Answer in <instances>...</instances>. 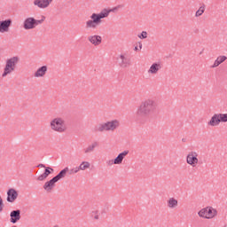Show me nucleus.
<instances>
[{
  "instance_id": "33",
  "label": "nucleus",
  "mask_w": 227,
  "mask_h": 227,
  "mask_svg": "<svg viewBox=\"0 0 227 227\" xmlns=\"http://www.w3.org/2000/svg\"><path fill=\"white\" fill-rule=\"evenodd\" d=\"M138 49L139 51H141V49H143V43L141 42H138Z\"/></svg>"
},
{
  "instance_id": "25",
  "label": "nucleus",
  "mask_w": 227,
  "mask_h": 227,
  "mask_svg": "<svg viewBox=\"0 0 227 227\" xmlns=\"http://www.w3.org/2000/svg\"><path fill=\"white\" fill-rule=\"evenodd\" d=\"M96 146H98V145L97 144V142L93 143V144H90V145H88L84 150V153L86 155H88V153H91L93 152H95V147Z\"/></svg>"
},
{
  "instance_id": "28",
  "label": "nucleus",
  "mask_w": 227,
  "mask_h": 227,
  "mask_svg": "<svg viewBox=\"0 0 227 227\" xmlns=\"http://www.w3.org/2000/svg\"><path fill=\"white\" fill-rule=\"evenodd\" d=\"M68 171H69V175H77V173H79L81 169L79 168V166H78L69 169Z\"/></svg>"
},
{
  "instance_id": "2",
  "label": "nucleus",
  "mask_w": 227,
  "mask_h": 227,
  "mask_svg": "<svg viewBox=\"0 0 227 227\" xmlns=\"http://www.w3.org/2000/svg\"><path fill=\"white\" fill-rule=\"evenodd\" d=\"M124 8L123 4H119L110 10L105 9L101 11L99 13L94 12L90 16V20L85 21L86 29H90V31H95V29H98L100 26H102V19H106L109 17V13H116L119 10Z\"/></svg>"
},
{
  "instance_id": "26",
  "label": "nucleus",
  "mask_w": 227,
  "mask_h": 227,
  "mask_svg": "<svg viewBox=\"0 0 227 227\" xmlns=\"http://www.w3.org/2000/svg\"><path fill=\"white\" fill-rule=\"evenodd\" d=\"M220 123H227V114L219 113L216 114Z\"/></svg>"
},
{
  "instance_id": "21",
  "label": "nucleus",
  "mask_w": 227,
  "mask_h": 227,
  "mask_svg": "<svg viewBox=\"0 0 227 227\" xmlns=\"http://www.w3.org/2000/svg\"><path fill=\"white\" fill-rule=\"evenodd\" d=\"M129 155V151H123L122 153H119L118 156L114 160L115 165H120L123 162V159Z\"/></svg>"
},
{
  "instance_id": "27",
  "label": "nucleus",
  "mask_w": 227,
  "mask_h": 227,
  "mask_svg": "<svg viewBox=\"0 0 227 227\" xmlns=\"http://www.w3.org/2000/svg\"><path fill=\"white\" fill-rule=\"evenodd\" d=\"M205 13V5H202L199 8V10L195 12V17H201Z\"/></svg>"
},
{
  "instance_id": "20",
  "label": "nucleus",
  "mask_w": 227,
  "mask_h": 227,
  "mask_svg": "<svg viewBox=\"0 0 227 227\" xmlns=\"http://www.w3.org/2000/svg\"><path fill=\"white\" fill-rule=\"evenodd\" d=\"M51 171H54V169L52 168H50V167H47L44 170V173L40 175L38 177H37V181L38 182H43V180H46V178L49 176V175H51Z\"/></svg>"
},
{
  "instance_id": "11",
  "label": "nucleus",
  "mask_w": 227,
  "mask_h": 227,
  "mask_svg": "<svg viewBox=\"0 0 227 227\" xmlns=\"http://www.w3.org/2000/svg\"><path fill=\"white\" fill-rule=\"evenodd\" d=\"M162 70V64L160 62H153L148 68V75H158L159 72Z\"/></svg>"
},
{
  "instance_id": "30",
  "label": "nucleus",
  "mask_w": 227,
  "mask_h": 227,
  "mask_svg": "<svg viewBox=\"0 0 227 227\" xmlns=\"http://www.w3.org/2000/svg\"><path fill=\"white\" fill-rule=\"evenodd\" d=\"M92 215H94V219H95L96 221H98V219H100V215H98V210L93 211V212H92Z\"/></svg>"
},
{
  "instance_id": "10",
  "label": "nucleus",
  "mask_w": 227,
  "mask_h": 227,
  "mask_svg": "<svg viewBox=\"0 0 227 227\" xmlns=\"http://www.w3.org/2000/svg\"><path fill=\"white\" fill-rule=\"evenodd\" d=\"M54 3V0H34L33 4L39 10H47Z\"/></svg>"
},
{
  "instance_id": "6",
  "label": "nucleus",
  "mask_w": 227,
  "mask_h": 227,
  "mask_svg": "<svg viewBox=\"0 0 227 227\" xmlns=\"http://www.w3.org/2000/svg\"><path fill=\"white\" fill-rule=\"evenodd\" d=\"M198 215L202 219H214L217 215V210L212 207H203L198 212Z\"/></svg>"
},
{
  "instance_id": "17",
  "label": "nucleus",
  "mask_w": 227,
  "mask_h": 227,
  "mask_svg": "<svg viewBox=\"0 0 227 227\" xmlns=\"http://www.w3.org/2000/svg\"><path fill=\"white\" fill-rule=\"evenodd\" d=\"M10 223H12V224H15L16 223H19V221H20V210L17 209V210H13L10 213Z\"/></svg>"
},
{
  "instance_id": "22",
  "label": "nucleus",
  "mask_w": 227,
  "mask_h": 227,
  "mask_svg": "<svg viewBox=\"0 0 227 227\" xmlns=\"http://www.w3.org/2000/svg\"><path fill=\"white\" fill-rule=\"evenodd\" d=\"M227 57L225 55H220L216 58L214 64L211 66V68H217L219 65H222V63H224L226 61Z\"/></svg>"
},
{
  "instance_id": "31",
  "label": "nucleus",
  "mask_w": 227,
  "mask_h": 227,
  "mask_svg": "<svg viewBox=\"0 0 227 227\" xmlns=\"http://www.w3.org/2000/svg\"><path fill=\"white\" fill-rule=\"evenodd\" d=\"M4 208V203L3 202V198L0 195V214L3 212V209Z\"/></svg>"
},
{
  "instance_id": "4",
  "label": "nucleus",
  "mask_w": 227,
  "mask_h": 227,
  "mask_svg": "<svg viewBox=\"0 0 227 227\" xmlns=\"http://www.w3.org/2000/svg\"><path fill=\"white\" fill-rule=\"evenodd\" d=\"M121 126V122L118 119H114L107 121L106 122L100 123L98 128V132H116L119 127Z\"/></svg>"
},
{
  "instance_id": "1",
  "label": "nucleus",
  "mask_w": 227,
  "mask_h": 227,
  "mask_svg": "<svg viewBox=\"0 0 227 227\" xmlns=\"http://www.w3.org/2000/svg\"><path fill=\"white\" fill-rule=\"evenodd\" d=\"M159 112V105L153 98H146L140 102L136 110V116L140 123H148Z\"/></svg>"
},
{
  "instance_id": "14",
  "label": "nucleus",
  "mask_w": 227,
  "mask_h": 227,
  "mask_svg": "<svg viewBox=\"0 0 227 227\" xmlns=\"http://www.w3.org/2000/svg\"><path fill=\"white\" fill-rule=\"evenodd\" d=\"M57 182L58 181L53 177L50 181L44 183L43 189L45 191V192H52V190L54 189V187H56Z\"/></svg>"
},
{
  "instance_id": "16",
  "label": "nucleus",
  "mask_w": 227,
  "mask_h": 227,
  "mask_svg": "<svg viewBox=\"0 0 227 227\" xmlns=\"http://www.w3.org/2000/svg\"><path fill=\"white\" fill-rule=\"evenodd\" d=\"M19 198V192H17V190L11 188L7 192V201L8 203H13L15 200Z\"/></svg>"
},
{
  "instance_id": "32",
  "label": "nucleus",
  "mask_w": 227,
  "mask_h": 227,
  "mask_svg": "<svg viewBox=\"0 0 227 227\" xmlns=\"http://www.w3.org/2000/svg\"><path fill=\"white\" fill-rule=\"evenodd\" d=\"M114 165V160H107L106 166H113Z\"/></svg>"
},
{
  "instance_id": "8",
  "label": "nucleus",
  "mask_w": 227,
  "mask_h": 227,
  "mask_svg": "<svg viewBox=\"0 0 227 227\" xmlns=\"http://www.w3.org/2000/svg\"><path fill=\"white\" fill-rule=\"evenodd\" d=\"M42 20H36L33 17H28L23 21V28L26 31H29V29H35V27H36V26H38V24H40Z\"/></svg>"
},
{
  "instance_id": "24",
  "label": "nucleus",
  "mask_w": 227,
  "mask_h": 227,
  "mask_svg": "<svg viewBox=\"0 0 227 227\" xmlns=\"http://www.w3.org/2000/svg\"><path fill=\"white\" fill-rule=\"evenodd\" d=\"M80 171H86L91 168V163L90 161L83 160L78 166Z\"/></svg>"
},
{
  "instance_id": "13",
  "label": "nucleus",
  "mask_w": 227,
  "mask_h": 227,
  "mask_svg": "<svg viewBox=\"0 0 227 227\" xmlns=\"http://www.w3.org/2000/svg\"><path fill=\"white\" fill-rule=\"evenodd\" d=\"M12 27V20L8 19L0 22V33H9Z\"/></svg>"
},
{
  "instance_id": "19",
  "label": "nucleus",
  "mask_w": 227,
  "mask_h": 227,
  "mask_svg": "<svg viewBox=\"0 0 227 227\" xmlns=\"http://www.w3.org/2000/svg\"><path fill=\"white\" fill-rule=\"evenodd\" d=\"M167 207L170 210L178 208V200L175 199V197L168 198L167 200Z\"/></svg>"
},
{
  "instance_id": "5",
  "label": "nucleus",
  "mask_w": 227,
  "mask_h": 227,
  "mask_svg": "<svg viewBox=\"0 0 227 227\" xmlns=\"http://www.w3.org/2000/svg\"><path fill=\"white\" fill-rule=\"evenodd\" d=\"M19 65V57H12L7 59L5 61V67L4 68V73L2 74V77H6L10 75L12 72H15V68Z\"/></svg>"
},
{
  "instance_id": "23",
  "label": "nucleus",
  "mask_w": 227,
  "mask_h": 227,
  "mask_svg": "<svg viewBox=\"0 0 227 227\" xmlns=\"http://www.w3.org/2000/svg\"><path fill=\"white\" fill-rule=\"evenodd\" d=\"M70 171V168L68 167H66L64 169H62L54 178L57 182H59L61 178H65L67 176V173Z\"/></svg>"
},
{
  "instance_id": "9",
  "label": "nucleus",
  "mask_w": 227,
  "mask_h": 227,
  "mask_svg": "<svg viewBox=\"0 0 227 227\" xmlns=\"http://www.w3.org/2000/svg\"><path fill=\"white\" fill-rule=\"evenodd\" d=\"M117 61H119V67H121V68H129L131 65L130 58L127 56V53H121L117 57Z\"/></svg>"
},
{
  "instance_id": "35",
  "label": "nucleus",
  "mask_w": 227,
  "mask_h": 227,
  "mask_svg": "<svg viewBox=\"0 0 227 227\" xmlns=\"http://www.w3.org/2000/svg\"><path fill=\"white\" fill-rule=\"evenodd\" d=\"M38 168H45V165H43V164H39V165H38Z\"/></svg>"
},
{
  "instance_id": "18",
  "label": "nucleus",
  "mask_w": 227,
  "mask_h": 227,
  "mask_svg": "<svg viewBox=\"0 0 227 227\" xmlns=\"http://www.w3.org/2000/svg\"><path fill=\"white\" fill-rule=\"evenodd\" d=\"M207 125L209 127H219V125H221L217 114H214L212 115L210 120L207 121Z\"/></svg>"
},
{
  "instance_id": "12",
  "label": "nucleus",
  "mask_w": 227,
  "mask_h": 227,
  "mask_svg": "<svg viewBox=\"0 0 227 227\" xmlns=\"http://www.w3.org/2000/svg\"><path fill=\"white\" fill-rule=\"evenodd\" d=\"M87 40L91 45H94V47H98V45L102 44V36L98 35H89Z\"/></svg>"
},
{
  "instance_id": "15",
  "label": "nucleus",
  "mask_w": 227,
  "mask_h": 227,
  "mask_svg": "<svg viewBox=\"0 0 227 227\" xmlns=\"http://www.w3.org/2000/svg\"><path fill=\"white\" fill-rule=\"evenodd\" d=\"M47 66H42L41 67L37 68V70L34 73V77L35 79H42V77H45V75L47 74Z\"/></svg>"
},
{
  "instance_id": "7",
  "label": "nucleus",
  "mask_w": 227,
  "mask_h": 227,
  "mask_svg": "<svg viewBox=\"0 0 227 227\" xmlns=\"http://www.w3.org/2000/svg\"><path fill=\"white\" fill-rule=\"evenodd\" d=\"M198 153L196 151L189 152L186 155V164L192 168H196L200 164V160L198 159Z\"/></svg>"
},
{
  "instance_id": "34",
  "label": "nucleus",
  "mask_w": 227,
  "mask_h": 227,
  "mask_svg": "<svg viewBox=\"0 0 227 227\" xmlns=\"http://www.w3.org/2000/svg\"><path fill=\"white\" fill-rule=\"evenodd\" d=\"M134 51H135L136 52H137V51H140V50L137 48V46H135Z\"/></svg>"
},
{
  "instance_id": "29",
  "label": "nucleus",
  "mask_w": 227,
  "mask_h": 227,
  "mask_svg": "<svg viewBox=\"0 0 227 227\" xmlns=\"http://www.w3.org/2000/svg\"><path fill=\"white\" fill-rule=\"evenodd\" d=\"M137 36H138V38H140V40H145V38H148V33L146 31H143Z\"/></svg>"
},
{
  "instance_id": "3",
  "label": "nucleus",
  "mask_w": 227,
  "mask_h": 227,
  "mask_svg": "<svg viewBox=\"0 0 227 227\" xmlns=\"http://www.w3.org/2000/svg\"><path fill=\"white\" fill-rule=\"evenodd\" d=\"M50 130L55 132L56 134H65L68 130V126L67 125V121L62 117H55L50 121Z\"/></svg>"
}]
</instances>
